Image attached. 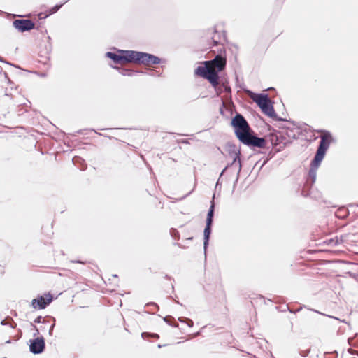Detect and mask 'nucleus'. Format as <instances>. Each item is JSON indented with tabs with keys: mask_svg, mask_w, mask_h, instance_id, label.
Here are the masks:
<instances>
[{
	"mask_svg": "<svg viewBox=\"0 0 358 358\" xmlns=\"http://www.w3.org/2000/svg\"><path fill=\"white\" fill-rule=\"evenodd\" d=\"M227 59L222 52L213 59L204 62V66H199L194 70V74L206 79L215 89L217 96L221 94H231L229 82L225 78H220L219 73L226 67Z\"/></svg>",
	"mask_w": 358,
	"mask_h": 358,
	"instance_id": "obj_1",
	"label": "nucleus"
},
{
	"mask_svg": "<svg viewBox=\"0 0 358 358\" xmlns=\"http://www.w3.org/2000/svg\"><path fill=\"white\" fill-rule=\"evenodd\" d=\"M252 99L259 107L261 111L268 117L275 121L289 122L294 126H296V122L287 120L277 115L273 107L274 102L270 99L268 94L252 93Z\"/></svg>",
	"mask_w": 358,
	"mask_h": 358,
	"instance_id": "obj_2",
	"label": "nucleus"
},
{
	"mask_svg": "<svg viewBox=\"0 0 358 358\" xmlns=\"http://www.w3.org/2000/svg\"><path fill=\"white\" fill-rule=\"evenodd\" d=\"M230 124L234 130L236 137L240 142L251 131L248 122L241 113H236L231 118Z\"/></svg>",
	"mask_w": 358,
	"mask_h": 358,
	"instance_id": "obj_3",
	"label": "nucleus"
},
{
	"mask_svg": "<svg viewBox=\"0 0 358 358\" xmlns=\"http://www.w3.org/2000/svg\"><path fill=\"white\" fill-rule=\"evenodd\" d=\"M266 138L270 141L272 147L275 148L276 152H280L286 146L292 143L291 140L287 139L283 131L273 130Z\"/></svg>",
	"mask_w": 358,
	"mask_h": 358,
	"instance_id": "obj_4",
	"label": "nucleus"
},
{
	"mask_svg": "<svg viewBox=\"0 0 358 358\" xmlns=\"http://www.w3.org/2000/svg\"><path fill=\"white\" fill-rule=\"evenodd\" d=\"M164 62H165V59L153 54L134 50L133 63L144 65H156Z\"/></svg>",
	"mask_w": 358,
	"mask_h": 358,
	"instance_id": "obj_5",
	"label": "nucleus"
},
{
	"mask_svg": "<svg viewBox=\"0 0 358 358\" xmlns=\"http://www.w3.org/2000/svg\"><path fill=\"white\" fill-rule=\"evenodd\" d=\"M134 50H124L117 49V52H107L106 57L111 59L115 64H120L124 62L133 63Z\"/></svg>",
	"mask_w": 358,
	"mask_h": 358,
	"instance_id": "obj_6",
	"label": "nucleus"
},
{
	"mask_svg": "<svg viewBox=\"0 0 358 358\" xmlns=\"http://www.w3.org/2000/svg\"><path fill=\"white\" fill-rule=\"evenodd\" d=\"M267 141L268 139L266 138V136L259 137L257 135L250 132L241 141V143L249 147L250 148L255 150L257 148H266Z\"/></svg>",
	"mask_w": 358,
	"mask_h": 358,
	"instance_id": "obj_7",
	"label": "nucleus"
},
{
	"mask_svg": "<svg viewBox=\"0 0 358 358\" xmlns=\"http://www.w3.org/2000/svg\"><path fill=\"white\" fill-rule=\"evenodd\" d=\"M54 297L50 292L38 295L32 299L31 306L36 310H43L48 307L53 301Z\"/></svg>",
	"mask_w": 358,
	"mask_h": 358,
	"instance_id": "obj_8",
	"label": "nucleus"
},
{
	"mask_svg": "<svg viewBox=\"0 0 358 358\" xmlns=\"http://www.w3.org/2000/svg\"><path fill=\"white\" fill-rule=\"evenodd\" d=\"M228 152L229 154L233 157V162L231 164H228L227 165L231 166L234 165L236 163V162H238V169L237 172L236 178L234 184V185L235 186L238 180L239 174L242 167L241 162V154L240 150H238L235 145L231 143H228Z\"/></svg>",
	"mask_w": 358,
	"mask_h": 358,
	"instance_id": "obj_9",
	"label": "nucleus"
},
{
	"mask_svg": "<svg viewBox=\"0 0 358 358\" xmlns=\"http://www.w3.org/2000/svg\"><path fill=\"white\" fill-rule=\"evenodd\" d=\"M320 133H322L323 135L320 137V141L317 148V151L320 152L326 155L327 150L329 148L330 144L334 141V138L330 131L324 129H320L317 131Z\"/></svg>",
	"mask_w": 358,
	"mask_h": 358,
	"instance_id": "obj_10",
	"label": "nucleus"
},
{
	"mask_svg": "<svg viewBox=\"0 0 358 358\" xmlns=\"http://www.w3.org/2000/svg\"><path fill=\"white\" fill-rule=\"evenodd\" d=\"M29 351L34 355L42 353L45 348V338L43 336L29 340Z\"/></svg>",
	"mask_w": 358,
	"mask_h": 358,
	"instance_id": "obj_11",
	"label": "nucleus"
},
{
	"mask_svg": "<svg viewBox=\"0 0 358 358\" xmlns=\"http://www.w3.org/2000/svg\"><path fill=\"white\" fill-rule=\"evenodd\" d=\"M13 26L18 31L23 33L35 29V23L29 19H17L13 21Z\"/></svg>",
	"mask_w": 358,
	"mask_h": 358,
	"instance_id": "obj_12",
	"label": "nucleus"
},
{
	"mask_svg": "<svg viewBox=\"0 0 358 358\" xmlns=\"http://www.w3.org/2000/svg\"><path fill=\"white\" fill-rule=\"evenodd\" d=\"M112 67L117 69L119 71V73L120 74H122V76H134L136 74H138V73H141V74L145 73L144 71H140V70H134V69H127V68H123V67H119L117 66H112Z\"/></svg>",
	"mask_w": 358,
	"mask_h": 358,
	"instance_id": "obj_13",
	"label": "nucleus"
},
{
	"mask_svg": "<svg viewBox=\"0 0 358 358\" xmlns=\"http://www.w3.org/2000/svg\"><path fill=\"white\" fill-rule=\"evenodd\" d=\"M324 157L325 154L316 150L315 156L310 162V167L317 169L320 166Z\"/></svg>",
	"mask_w": 358,
	"mask_h": 358,
	"instance_id": "obj_14",
	"label": "nucleus"
},
{
	"mask_svg": "<svg viewBox=\"0 0 358 358\" xmlns=\"http://www.w3.org/2000/svg\"><path fill=\"white\" fill-rule=\"evenodd\" d=\"M212 233V227L205 226L203 230V250L205 257H206V250L209 245V241Z\"/></svg>",
	"mask_w": 358,
	"mask_h": 358,
	"instance_id": "obj_15",
	"label": "nucleus"
},
{
	"mask_svg": "<svg viewBox=\"0 0 358 358\" xmlns=\"http://www.w3.org/2000/svg\"><path fill=\"white\" fill-rule=\"evenodd\" d=\"M317 170L316 169H313L310 167L308 171V174L306 181V185L312 187V185L315 182L316 176H317Z\"/></svg>",
	"mask_w": 358,
	"mask_h": 358,
	"instance_id": "obj_16",
	"label": "nucleus"
},
{
	"mask_svg": "<svg viewBox=\"0 0 358 358\" xmlns=\"http://www.w3.org/2000/svg\"><path fill=\"white\" fill-rule=\"evenodd\" d=\"M72 162L73 164L78 166V168L82 171L85 170L87 168V164H85V160L79 156H75L72 159Z\"/></svg>",
	"mask_w": 358,
	"mask_h": 358,
	"instance_id": "obj_17",
	"label": "nucleus"
},
{
	"mask_svg": "<svg viewBox=\"0 0 358 358\" xmlns=\"http://www.w3.org/2000/svg\"><path fill=\"white\" fill-rule=\"evenodd\" d=\"M69 0H65L63 3H58V4H56L53 7H52L51 8H50L49 11H48V13L47 15H45L43 18H46L48 17V16H50V15H52V14H55L61 8L63 5H64L65 3H66Z\"/></svg>",
	"mask_w": 358,
	"mask_h": 358,
	"instance_id": "obj_18",
	"label": "nucleus"
},
{
	"mask_svg": "<svg viewBox=\"0 0 358 358\" xmlns=\"http://www.w3.org/2000/svg\"><path fill=\"white\" fill-rule=\"evenodd\" d=\"M282 128L286 129L284 134L287 137V139L292 141V139H296L298 138V134H296L293 129H289V128L287 127H283Z\"/></svg>",
	"mask_w": 358,
	"mask_h": 358,
	"instance_id": "obj_19",
	"label": "nucleus"
},
{
	"mask_svg": "<svg viewBox=\"0 0 358 358\" xmlns=\"http://www.w3.org/2000/svg\"><path fill=\"white\" fill-rule=\"evenodd\" d=\"M343 242L342 238H338V237L334 238L327 239L324 243L330 246H336Z\"/></svg>",
	"mask_w": 358,
	"mask_h": 358,
	"instance_id": "obj_20",
	"label": "nucleus"
},
{
	"mask_svg": "<svg viewBox=\"0 0 358 358\" xmlns=\"http://www.w3.org/2000/svg\"><path fill=\"white\" fill-rule=\"evenodd\" d=\"M1 324L3 326L8 325L13 329L15 328L16 327V324L10 316H7L5 319L2 320L1 321Z\"/></svg>",
	"mask_w": 358,
	"mask_h": 358,
	"instance_id": "obj_21",
	"label": "nucleus"
},
{
	"mask_svg": "<svg viewBox=\"0 0 358 358\" xmlns=\"http://www.w3.org/2000/svg\"><path fill=\"white\" fill-rule=\"evenodd\" d=\"M141 336L143 339L148 341L151 338L158 339L159 338V334L156 333L143 332Z\"/></svg>",
	"mask_w": 358,
	"mask_h": 358,
	"instance_id": "obj_22",
	"label": "nucleus"
},
{
	"mask_svg": "<svg viewBox=\"0 0 358 358\" xmlns=\"http://www.w3.org/2000/svg\"><path fill=\"white\" fill-rule=\"evenodd\" d=\"M214 199H215V194H213L212 200L210 201V208H209V209L208 210V213H207V216L206 217H214L215 208V204Z\"/></svg>",
	"mask_w": 358,
	"mask_h": 358,
	"instance_id": "obj_23",
	"label": "nucleus"
},
{
	"mask_svg": "<svg viewBox=\"0 0 358 358\" xmlns=\"http://www.w3.org/2000/svg\"><path fill=\"white\" fill-rule=\"evenodd\" d=\"M164 321L169 325L173 327H178V324L175 321V319L172 316H166L163 318Z\"/></svg>",
	"mask_w": 358,
	"mask_h": 358,
	"instance_id": "obj_24",
	"label": "nucleus"
},
{
	"mask_svg": "<svg viewBox=\"0 0 358 358\" xmlns=\"http://www.w3.org/2000/svg\"><path fill=\"white\" fill-rule=\"evenodd\" d=\"M178 321L182 323H186L187 325L189 327H192L194 325V322L189 318L180 317H178Z\"/></svg>",
	"mask_w": 358,
	"mask_h": 358,
	"instance_id": "obj_25",
	"label": "nucleus"
},
{
	"mask_svg": "<svg viewBox=\"0 0 358 358\" xmlns=\"http://www.w3.org/2000/svg\"><path fill=\"white\" fill-rule=\"evenodd\" d=\"M311 187L310 186H306V184L304 185V187H303V189H301V195L303 197H308L310 195V188Z\"/></svg>",
	"mask_w": 358,
	"mask_h": 358,
	"instance_id": "obj_26",
	"label": "nucleus"
},
{
	"mask_svg": "<svg viewBox=\"0 0 358 358\" xmlns=\"http://www.w3.org/2000/svg\"><path fill=\"white\" fill-rule=\"evenodd\" d=\"M49 319L52 321V323L50 325V327L49 328V331H48L49 336H52V334H53L54 328H55V327L56 325V319H55V317H54L52 316H49Z\"/></svg>",
	"mask_w": 358,
	"mask_h": 358,
	"instance_id": "obj_27",
	"label": "nucleus"
},
{
	"mask_svg": "<svg viewBox=\"0 0 358 358\" xmlns=\"http://www.w3.org/2000/svg\"><path fill=\"white\" fill-rule=\"evenodd\" d=\"M170 234L172 236V238L175 240H179L180 238V234L178 231L176 229H171L170 230Z\"/></svg>",
	"mask_w": 358,
	"mask_h": 358,
	"instance_id": "obj_28",
	"label": "nucleus"
},
{
	"mask_svg": "<svg viewBox=\"0 0 358 358\" xmlns=\"http://www.w3.org/2000/svg\"><path fill=\"white\" fill-rule=\"evenodd\" d=\"M229 167V165H227V166H225L224 168V169L222 171L220 176H219V178L215 184V189H217L218 187L220 189L221 188V185L220 183V178L222 176V175L224 174V173L226 171V170Z\"/></svg>",
	"mask_w": 358,
	"mask_h": 358,
	"instance_id": "obj_29",
	"label": "nucleus"
},
{
	"mask_svg": "<svg viewBox=\"0 0 358 358\" xmlns=\"http://www.w3.org/2000/svg\"><path fill=\"white\" fill-rule=\"evenodd\" d=\"M24 107H27V104H24V106H20L19 108L17 110V113L19 115H22L24 113L27 112V110L24 108Z\"/></svg>",
	"mask_w": 358,
	"mask_h": 358,
	"instance_id": "obj_30",
	"label": "nucleus"
},
{
	"mask_svg": "<svg viewBox=\"0 0 358 358\" xmlns=\"http://www.w3.org/2000/svg\"><path fill=\"white\" fill-rule=\"evenodd\" d=\"M0 62H2V63H6V64H8V65H10V66H13V67H16V68H17V69H21V68H20L19 66H17V65H16V64H12V63H10V62H6V60H5L2 57H1V56H0Z\"/></svg>",
	"mask_w": 358,
	"mask_h": 358,
	"instance_id": "obj_31",
	"label": "nucleus"
},
{
	"mask_svg": "<svg viewBox=\"0 0 358 358\" xmlns=\"http://www.w3.org/2000/svg\"><path fill=\"white\" fill-rule=\"evenodd\" d=\"M213 218L214 217H206V226L212 227L213 223Z\"/></svg>",
	"mask_w": 358,
	"mask_h": 358,
	"instance_id": "obj_32",
	"label": "nucleus"
},
{
	"mask_svg": "<svg viewBox=\"0 0 358 358\" xmlns=\"http://www.w3.org/2000/svg\"><path fill=\"white\" fill-rule=\"evenodd\" d=\"M310 352V349H308L306 350H301L299 351V355L303 357H306Z\"/></svg>",
	"mask_w": 358,
	"mask_h": 358,
	"instance_id": "obj_33",
	"label": "nucleus"
},
{
	"mask_svg": "<svg viewBox=\"0 0 358 358\" xmlns=\"http://www.w3.org/2000/svg\"><path fill=\"white\" fill-rule=\"evenodd\" d=\"M224 102L223 99H221V104L219 108V112L222 115H224Z\"/></svg>",
	"mask_w": 358,
	"mask_h": 358,
	"instance_id": "obj_34",
	"label": "nucleus"
},
{
	"mask_svg": "<svg viewBox=\"0 0 358 358\" xmlns=\"http://www.w3.org/2000/svg\"><path fill=\"white\" fill-rule=\"evenodd\" d=\"M43 319V317L41 315H39L35 318L34 322L37 324L42 323Z\"/></svg>",
	"mask_w": 358,
	"mask_h": 358,
	"instance_id": "obj_35",
	"label": "nucleus"
},
{
	"mask_svg": "<svg viewBox=\"0 0 358 358\" xmlns=\"http://www.w3.org/2000/svg\"><path fill=\"white\" fill-rule=\"evenodd\" d=\"M31 325L33 326L34 329L36 331L35 333L34 334V336L35 337L39 334V330L35 325H33L32 324H31Z\"/></svg>",
	"mask_w": 358,
	"mask_h": 358,
	"instance_id": "obj_36",
	"label": "nucleus"
},
{
	"mask_svg": "<svg viewBox=\"0 0 358 358\" xmlns=\"http://www.w3.org/2000/svg\"><path fill=\"white\" fill-rule=\"evenodd\" d=\"M153 306L156 307L157 308H159L158 305L157 303H155V302H150L145 305V306Z\"/></svg>",
	"mask_w": 358,
	"mask_h": 358,
	"instance_id": "obj_37",
	"label": "nucleus"
},
{
	"mask_svg": "<svg viewBox=\"0 0 358 358\" xmlns=\"http://www.w3.org/2000/svg\"><path fill=\"white\" fill-rule=\"evenodd\" d=\"M193 190H194V189H193L192 191H190L189 192H188L187 194H185V195H184L183 196H182L181 198L178 199V201H181V200L184 199L185 198H186L187 196H188L189 194H192V192H193Z\"/></svg>",
	"mask_w": 358,
	"mask_h": 358,
	"instance_id": "obj_38",
	"label": "nucleus"
},
{
	"mask_svg": "<svg viewBox=\"0 0 358 358\" xmlns=\"http://www.w3.org/2000/svg\"><path fill=\"white\" fill-rule=\"evenodd\" d=\"M71 262H73V263H78V264H85L86 263V262H83V261H81V260H72Z\"/></svg>",
	"mask_w": 358,
	"mask_h": 358,
	"instance_id": "obj_39",
	"label": "nucleus"
},
{
	"mask_svg": "<svg viewBox=\"0 0 358 358\" xmlns=\"http://www.w3.org/2000/svg\"><path fill=\"white\" fill-rule=\"evenodd\" d=\"M286 308H287V310L289 311V313H295L296 312H299V311H300V310H301V308H299V309H297L296 311H293L292 310H291V309L289 308L288 305H286Z\"/></svg>",
	"mask_w": 358,
	"mask_h": 358,
	"instance_id": "obj_40",
	"label": "nucleus"
},
{
	"mask_svg": "<svg viewBox=\"0 0 358 358\" xmlns=\"http://www.w3.org/2000/svg\"><path fill=\"white\" fill-rule=\"evenodd\" d=\"M4 273H5V271H4L3 268H1V266L0 265V274L1 275H4Z\"/></svg>",
	"mask_w": 358,
	"mask_h": 358,
	"instance_id": "obj_41",
	"label": "nucleus"
},
{
	"mask_svg": "<svg viewBox=\"0 0 358 358\" xmlns=\"http://www.w3.org/2000/svg\"><path fill=\"white\" fill-rule=\"evenodd\" d=\"M46 318H49V316H46V317H43L42 323L45 324V323L48 322V321L46 320Z\"/></svg>",
	"mask_w": 358,
	"mask_h": 358,
	"instance_id": "obj_42",
	"label": "nucleus"
},
{
	"mask_svg": "<svg viewBox=\"0 0 358 358\" xmlns=\"http://www.w3.org/2000/svg\"><path fill=\"white\" fill-rule=\"evenodd\" d=\"M45 15V14H44L43 13H40L38 14V17H39L40 19H44L43 17H44Z\"/></svg>",
	"mask_w": 358,
	"mask_h": 358,
	"instance_id": "obj_43",
	"label": "nucleus"
},
{
	"mask_svg": "<svg viewBox=\"0 0 358 358\" xmlns=\"http://www.w3.org/2000/svg\"><path fill=\"white\" fill-rule=\"evenodd\" d=\"M164 278L168 280H171V277L169 276V275H165Z\"/></svg>",
	"mask_w": 358,
	"mask_h": 358,
	"instance_id": "obj_44",
	"label": "nucleus"
},
{
	"mask_svg": "<svg viewBox=\"0 0 358 358\" xmlns=\"http://www.w3.org/2000/svg\"><path fill=\"white\" fill-rule=\"evenodd\" d=\"M212 39H213V41L214 42L215 44H217L218 43V41L217 40H215L214 38V37H213Z\"/></svg>",
	"mask_w": 358,
	"mask_h": 358,
	"instance_id": "obj_45",
	"label": "nucleus"
},
{
	"mask_svg": "<svg viewBox=\"0 0 358 358\" xmlns=\"http://www.w3.org/2000/svg\"><path fill=\"white\" fill-rule=\"evenodd\" d=\"M166 344H164V345L158 344L157 347L159 348H162V347L166 346Z\"/></svg>",
	"mask_w": 358,
	"mask_h": 358,
	"instance_id": "obj_46",
	"label": "nucleus"
},
{
	"mask_svg": "<svg viewBox=\"0 0 358 358\" xmlns=\"http://www.w3.org/2000/svg\"><path fill=\"white\" fill-rule=\"evenodd\" d=\"M4 76H5V78H8V82H10V80H9V78H8V75H7V73H6V72H4Z\"/></svg>",
	"mask_w": 358,
	"mask_h": 358,
	"instance_id": "obj_47",
	"label": "nucleus"
},
{
	"mask_svg": "<svg viewBox=\"0 0 358 358\" xmlns=\"http://www.w3.org/2000/svg\"><path fill=\"white\" fill-rule=\"evenodd\" d=\"M182 142L183 143H188V140H187V139H184V140H182Z\"/></svg>",
	"mask_w": 358,
	"mask_h": 358,
	"instance_id": "obj_48",
	"label": "nucleus"
},
{
	"mask_svg": "<svg viewBox=\"0 0 358 358\" xmlns=\"http://www.w3.org/2000/svg\"><path fill=\"white\" fill-rule=\"evenodd\" d=\"M175 302L178 304H180V306H182V304L180 303L178 301H177V299H175Z\"/></svg>",
	"mask_w": 358,
	"mask_h": 358,
	"instance_id": "obj_49",
	"label": "nucleus"
},
{
	"mask_svg": "<svg viewBox=\"0 0 358 358\" xmlns=\"http://www.w3.org/2000/svg\"><path fill=\"white\" fill-rule=\"evenodd\" d=\"M10 342H11V341H10V340H8V341L6 342V343H10Z\"/></svg>",
	"mask_w": 358,
	"mask_h": 358,
	"instance_id": "obj_50",
	"label": "nucleus"
},
{
	"mask_svg": "<svg viewBox=\"0 0 358 358\" xmlns=\"http://www.w3.org/2000/svg\"><path fill=\"white\" fill-rule=\"evenodd\" d=\"M313 310V311H314V312H315V313H320L319 311H317V310Z\"/></svg>",
	"mask_w": 358,
	"mask_h": 358,
	"instance_id": "obj_51",
	"label": "nucleus"
},
{
	"mask_svg": "<svg viewBox=\"0 0 358 358\" xmlns=\"http://www.w3.org/2000/svg\"><path fill=\"white\" fill-rule=\"evenodd\" d=\"M95 132H96L98 135H99V136H102V134H101V133H98V132H96V131H95Z\"/></svg>",
	"mask_w": 358,
	"mask_h": 358,
	"instance_id": "obj_52",
	"label": "nucleus"
},
{
	"mask_svg": "<svg viewBox=\"0 0 358 358\" xmlns=\"http://www.w3.org/2000/svg\"><path fill=\"white\" fill-rule=\"evenodd\" d=\"M113 277H114V278H117V275L116 274H115V275H113Z\"/></svg>",
	"mask_w": 358,
	"mask_h": 358,
	"instance_id": "obj_53",
	"label": "nucleus"
},
{
	"mask_svg": "<svg viewBox=\"0 0 358 358\" xmlns=\"http://www.w3.org/2000/svg\"><path fill=\"white\" fill-rule=\"evenodd\" d=\"M174 244L177 245H180V244L178 243H175Z\"/></svg>",
	"mask_w": 358,
	"mask_h": 358,
	"instance_id": "obj_54",
	"label": "nucleus"
},
{
	"mask_svg": "<svg viewBox=\"0 0 358 358\" xmlns=\"http://www.w3.org/2000/svg\"><path fill=\"white\" fill-rule=\"evenodd\" d=\"M199 334V332H197V333L195 334V336H198Z\"/></svg>",
	"mask_w": 358,
	"mask_h": 358,
	"instance_id": "obj_55",
	"label": "nucleus"
},
{
	"mask_svg": "<svg viewBox=\"0 0 358 358\" xmlns=\"http://www.w3.org/2000/svg\"><path fill=\"white\" fill-rule=\"evenodd\" d=\"M357 207L358 208V205H357Z\"/></svg>",
	"mask_w": 358,
	"mask_h": 358,
	"instance_id": "obj_56",
	"label": "nucleus"
}]
</instances>
